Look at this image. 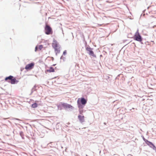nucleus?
<instances>
[{
  "instance_id": "5",
  "label": "nucleus",
  "mask_w": 156,
  "mask_h": 156,
  "mask_svg": "<svg viewBox=\"0 0 156 156\" xmlns=\"http://www.w3.org/2000/svg\"><path fill=\"white\" fill-rule=\"evenodd\" d=\"M45 33L47 35L52 34L53 31L49 25H46L44 27Z\"/></svg>"
},
{
  "instance_id": "32",
  "label": "nucleus",
  "mask_w": 156,
  "mask_h": 156,
  "mask_svg": "<svg viewBox=\"0 0 156 156\" xmlns=\"http://www.w3.org/2000/svg\"><path fill=\"white\" fill-rule=\"evenodd\" d=\"M61 148H63L62 147H61Z\"/></svg>"
},
{
  "instance_id": "29",
  "label": "nucleus",
  "mask_w": 156,
  "mask_h": 156,
  "mask_svg": "<svg viewBox=\"0 0 156 156\" xmlns=\"http://www.w3.org/2000/svg\"><path fill=\"white\" fill-rule=\"evenodd\" d=\"M55 65H56L55 64H54V65H53V66H55Z\"/></svg>"
},
{
  "instance_id": "31",
  "label": "nucleus",
  "mask_w": 156,
  "mask_h": 156,
  "mask_svg": "<svg viewBox=\"0 0 156 156\" xmlns=\"http://www.w3.org/2000/svg\"><path fill=\"white\" fill-rule=\"evenodd\" d=\"M104 123L105 124H106L105 123Z\"/></svg>"
},
{
  "instance_id": "25",
  "label": "nucleus",
  "mask_w": 156,
  "mask_h": 156,
  "mask_svg": "<svg viewBox=\"0 0 156 156\" xmlns=\"http://www.w3.org/2000/svg\"><path fill=\"white\" fill-rule=\"evenodd\" d=\"M15 119L18 120H20V119H17V118H15Z\"/></svg>"
},
{
  "instance_id": "21",
  "label": "nucleus",
  "mask_w": 156,
  "mask_h": 156,
  "mask_svg": "<svg viewBox=\"0 0 156 156\" xmlns=\"http://www.w3.org/2000/svg\"><path fill=\"white\" fill-rule=\"evenodd\" d=\"M60 59H62L63 61H64L65 60L66 58L65 57H63V56L62 55L60 57Z\"/></svg>"
},
{
  "instance_id": "13",
  "label": "nucleus",
  "mask_w": 156,
  "mask_h": 156,
  "mask_svg": "<svg viewBox=\"0 0 156 156\" xmlns=\"http://www.w3.org/2000/svg\"><path fill=\"white\" fill-rule=\"evenodd\" d=\"M53 41L55 42V44L54 45H53V44H54L53 43V44H52V46L54 48V49H55V48H57V47H58V44L57 43V42L56 41V40H54V41Z\"/></svg>"
},
{
  "instance_id": "11",
  "label": "nucleus",
  "mask_w": 156,
  "mask_h": 156,
  "mask_svg": "<svg viewBox=\"0 0 156 156\" xmlns=\"http://www.w3.org/2000/svg\"><path fill=\"white\" fill-rule=\"evenodd\" d=\"M13 77L12 76L10 75L6 77L5 78V80L6 81H11L12 78Z\"/></svg>"
},
{
  "instance_id": "2",
  "label": "nucleus",
  "mask_w": 156,
  "mask_h": 156,
  "mask_svg": "<svg viewBox=\"0 0 156 156\" xmlns=\"http://www.w3.org/2000/svg\"><path fill=\"white\" fill-rule=\"evenodd\" d=\"M87 100L84 97H82L79 98L77 100V105L78 107L80 108H84V106L87 103Z\"/></svg>"
},
{
  "instance_id": "23",
  "label": "nucleus",
  "mask_w": 156,
  "mask_h": 156,
  "mask_svg": "<svg viewBox=\"0 0 156 156\" xmlns=\"http://www.w3.org/2000/svg\"><path fill=\"white\" fill-rule=\"evenodd\" d=\"M66 54H67V51H66V50H65L64 51L63 53V55H65Z\"/></svg>"
},
{
  "instance_id": "6",
  "label": "nucleus",
  "mask_w": 156,
  "mask_h": 156,
  "mask_svg": "<svg viewBox=\"0 0 156 156\" xmlns=\"http://www.w3.org/2000/svg\"><path fill=\"white\" fill-rule=\"evenodd\" d=\"M34 64V62H31L27 64L25 67V69L27 70H30L33 69Z\"/></svg>"
},
{
  "instance_id": "19",
  "label": "nucleus",
  "mask_w": 156,
  "mask_h": 156,
  "mask_svg": "<svg viewBox=\"0 0 156 156\" xmlns=\"http://www.w3.org/2000/svg\"><path fill=\"white\" fill-rule=\"evenodd\" d=\"M59 126H60V127H61V125L59 123H57V124H56V128L59 129Z\"/></svg>"
},
{
  "instance_id": "18",
  "label": "nucleus",
  "mask_w": 156,
  "mask_h": 156,
  "mask_svg": "<svg viewBox=\"0 0 156 156\" xmlns=\"http://www.w3.org/2000/svg\"><path fill=\"white\" fill-rule=\"evenodd\" d=\"M153 150L155 151V152H156V147L153 144V145L151 147V148Z\"/></svg>"
},
{
  "instance_id": "3",
  "label": "nucleus",
  "mask_w": 156,
  "mask_h": 156,
  "mask_svg": "<svg viewBox=\"0 0 156 156\" xmlns=\"http://www.w3.org/2000/svg\"><path fill=\"white\" fill-rule=\"evenodd\" d=\"M61 106H62L65 110H66L67 108H70L71 109H73L74 108L72 105L64 102H61L60 104L58 106V108L60 110H61L62 109Z\"/></svg>"
},
{
  "instance_id": "17",
  "label": "nucleus",
  "mask_w": 156,
  "mask_h": 156,
  "mask_svg": "<svg viewBox=\"0 0 156 156\" xmlns=\"http://www.w3.org/2000/svg\"><path fill=\"white\" fill-rule=\"evenodd\" d=\"M20 135L22 137V139H24V134L23 132L22 131H21L20 132Z\"/></svg>"
},
{
  "instance_id": "33",
  "label": "nucleus",
  "mask_w": 156,
  "mask_h": 156,
  "mask_svg": "<svg viewBox=\"0 0 156 156\" xmlns=\"http://www.w3.org/2000/svg\"><path fill=\"white\" fill-rule=\"evenodd\" d=\"M1 94H0V95Z\"/></svg>"
},
{
  "instance_id": "30",
  "label": "nucleus",
  "mask_w": 156,
  "mask_h": 156,
  "mask_svg": "<svg viewBox=\"0 0 156 156\" xmlns=\"http://www.w3.org/2000/svg\"><path fill=\"white\" fill-rule=\"evenodd\" d=\"M149 8V7H147V9H148V8Z\"/></svg>"
},
{
  "instance_id": "28",
  "label": "nucleus",
  "mask_w": 156,
  "mask_h": 156,
  "mask_svg": "<svg viewBox=\"0 0 156 156\" xmlns=\"http://www.w3.org/2000/svg\"><path fill=\"white\" fill-rule=\"evenodd\" d=\"M145 15V14H144H144H143V16H144Z\"/></svg>"
},
{
  "instance_id": "12",
  "label": "nucleus",
  "mask_w": 156,
  "mask_h": 156,
  "mask_svg": "<svg viewBox=\"0 0 156 156\" xmlns=\"http://www.w3.org/2000/svg\"><path fill=\"white\" fill-rule=\"evenodd\" d=\"M146 144L148 145L150 148H151L152 146L154 144L151 142L149 140L147 142Z\"/></svg>"
},
{
  "instance_id": "20",
  "label": "nucleus",
  "mask_w": 156,
  "mask_h": 156,
  "mask_svg": "<svg viewBox=\"0 0 156 156\" xmlns=\"http://www.w3.org/2000/svg\"><path fill=\"white\" fill-rule=\"evenodd\" d=\"M38 49H39L40 50H41V49L43 48V46L42 45H40L39 46H38Z\"/></svg>"
},
{
  "instance_id": "26",
  "label": "nucleus",
  "mask_w": 156,
  "mask_h": 156,
  "mask_svg": "<svg viewBox=\"0 0 156 156\" xmlns=\"http://www.w3.org/2000/svg\"><path fill=\"white\" fill-rule=\"evenodd\" d=\"M146 10H144L143 11V13H144L145 11Z\"/></svg>"
},
{
  "instance_id": "27",
  "label": "nucleus",
  "mask_w": 156,
  "mask_h": 156,
  "mask_svg": "<svg viewBox=\"0 0 156 156\" xmlns=\"http://www.w3.org/2000/svg\"><path fill=\"white\" fill-rule=\"evenodd\" d=\"M102 57V55H100V57Z\"/></svg>"
},
{
  "instance_id": "22",
  "label": "nucleus",
  "mask_w": 156,
  "mask_h": 156,
  "mask_svg": "<svg viewBox=\"0 0 156 156\" xmlns=\"http://www.w3.org/2000/svg\"><path fill=\"white\" fill-rule=\"evenodd\" d=\"M143 139L146 143L147 142V141H148V140L145 139L144 136H143Z\"/></svg>"
},
{
  "instance_id": "8",
  "label": "nucleus",
  "mask_w": 156,
  "mask_h": 156,
  "mask_svg": "<svg viewBox=\"0 0 156 156\" xmlns=\"http://www.w3.org/2000/svg\"><path fill=\"white\" fill-rule=\"evenodd\" d=\"M78 118L80 122L82 123L84 122V116L79 115Z\"/></svg>"
},
{
  "instance_id": "1",
  "label": "nucleus",
  "mask_w": 156,
  "mask_h": 156,
  "mask_svg": "<svg viewBox=\"0 0 156 156\" xmlns=\"http://www.w3.org/2000/svg\"><path fill=\"white\" fill-rule=\"evenodd\" d=\"M133 39L140 42L141 44H143L144 43L143 42V38L142 37L139 32V30L137 29V31L135 33L133 37Z\"/></svg>"
},
{
  "instance_id": "4",
  "label": "nucleus",
  "mask_w": 156,
  "mask_h": 156,
  "mask_svg": "<svg viewBox=\"0 0 156 156\" xmlns=\"http://www.w3.org/2000/svg\"><path fill=\"white\" fill-rule=\"evenodd\" d=\"M85 49L87 51V53L90 56L96 58V57L93 50V49L90 47L89 45H86L85 46Z\"/></svg>"
},
{
  "instance_id": "10",
  "label": "nucleus",
  "mask_w": 156,
  "mask_h": 156,
  "mask_svg": "<svg viewBox=\"0 0 156 156\" xmlns=\"http://www.w3.org/2000/svg\"><path fill=\"white\" fill-rule=\"evenodd\" d=\"M37 86H36V85H35L32 88V89L31 90V93L30 94V95H31L32 93H33V92L34 91H36L37 89Z\"/></svg>"
},
{
  "instance_id": "9",
  "label": "nucleus",
  "mask_w": 156,
  "mask_h": 156,
  "mask_svg": "<svg viewBox=\"0 0 156 156\" xmlns=\"http://www.w3.org/2000/svg\"><path fill=\"white\" fill-rule=\"evenodd\" d=\"M55 72V70L54 68L52 67H50L49 69H47L45 71V73H47V72L49 73L54 72Z\"/></svg>"
},
{
  "instance_id": "15",
  "label": "nucleus",
  "mask_w": 156,
  "mask_h": 156,
  "mask_svg": "<svg viewBox=\"0 0 156 156\" xmlns=\"http://www.w3.org/2000/svg\"><path fill=\"white\" fill-rule=\"evenodd\" d=\"M37 107V104L36 103H34L32 105L31 107L33 108H35Z\"/></svg>"
},
{
  "instance_id": "14",
  "label": "nucleus",
  "mask_w": 156,
  "mask_h": 156,
  "mask_svg": "<svg viewBox=\"0 0 156 156\" xmlns=\"http://www.w3.org/2000/svg\"><path fill=\"white\" fill-rule=\"evenodd\" d=\"M79 109V113L80 114H82L83 113V108H80V107H78Z\"/></svg>"
},
{
  "instance_id": "16",
  "label": "nucleus",
  "mask_w": 156,
  "mask_h": 156,
  "mask_svg": "<svg viewBox=\"0 0 156 156\" xmlns=\"http://www.w3.org/2000/svg\"><path fill=\"white\" fill-rule=\"evenodd\" d=\"M55 54L57 55L58 53H59L60 52V50L57 48H55Z\"/></svg>"
},
{
  "instance_id": "7",
  "label": "nucleus",
  "mask_w": 156,
  "mask_h": 156,
  "mask_svg": "<svg viewBox=\"0 0 156 156\" xmlns=\"http://www.w3.org/2000/svg\"><path fill=\"white\" fill-rule=\"evenodd\" d=\"M19 81L17 80L16 78L13 77L11 81H8V82L12 84H16L18 83Z\"/></svg>"
},
{
  "instance_id": "24",
  "label": "nucleus",
  "mask_w": 156,
  "mask_h": 156,
  "mask_svg": "<svg viewBox=\"0 0 156 156\" xmlns=\"http://www.w3.org/2000/svg\"><path fill=\"white\" fill-rule=\"evenodd\" d=\"M38 49V45H37L35 47V51H36Z\"/></svg>"
}]
</instances>
